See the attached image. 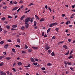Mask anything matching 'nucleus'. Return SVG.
I'll return each mask as SVG.
<instances>
[{"label":"nucleus","mask_w":75,"mask_h":75,"mask_svg":"<svg viewBox=\"0 0 75 75\" xmlns=\"http://www.w3.org/2000/svg\"><path fill=\"white\" fill-rule=\"evenodd\" d=\"M30 18L27 17L25 19V23H28V22H29L30 21Z\"/></svg>","instance_id":"nucleus-1"},{"label":"nucleus","mask_w":75,"mask_h":75,"mask_svg":"<svg viewBox=\"0 0 75 75\" xmlns=\"http://www.w3.org/2000/svg\"><path fill=\"white\" fill-rule=\"evenodd\" d=\"M25 26L26 28H28V26H29V24L28 23H25Z\"/></svg>","instance_id":"nucleus-2"},{"label":"nucleus","mask_w":75,"mask_h":75,"mask_svg":"<svg viewBox=\"0 0 75 75\" xmlns=\"http://www.w3.org/2000/svg\"><path fill=\"white\" fill-rule=\"evenodd\" d=\"M48 45L47 44L46 45V50H48L50 48V46H48Z\"/></svg>","instance_id":"nucleus-3"},{"label":"nucleus","mask_w":75,"mask_h":75,"mask_svg":"<svg viewBox=\"0 0 75 75\" xmlns=\"http://www.w3.org/2000/svg\"><path fill=\"white\" fill-rule=\"evenodd\" d=\"M18 9V7L16 6L14 7L12 9V11H14V10H17Z\"/></svg>","instance_id":"nucleus-4"},{"label":"nucleus","mask_w":75,"mask_h":75,"mask_svg":"<svg viewBox=\"0 0 75 75\" xmlns=\"http://www.w3.org/2000/svg\"><path fill=\"white\" fill-rule=\"evenodd\" d=\"M44 20H45V19L44 18H41L40 19V20L39 21L40 22H42V21H44Z\"/></svg>","instance_id":"nucleus-5"},{"label":"nucleus","mask_w":75,"mask_h":75,"mask_svg":"<svg viewBox=\"0 0 75 75\" xmlns=\"http://www.w3.org/2000/svg\"><path fill=\"white\" fill-rule=\"evenodd\" d=\"M30 61L32 62H35V60L34 59V58L32 57L30 58Z\"/></svg>","instance_id":"nucleus-6"},{"label":"nucleus","mask_w":75,"mask_h":75,"mask_svg":"<svg viewBox=\"0 0 75 75\" xmlns=\"http://www.w3.org/2000/svg\"><path fill=\"white\" fill-rule=\"evenodd\" d=\"M63 48H65V49H66V50L68 49V47H67V45H63Z\"/></svg>","instance_id":"nucleus-7"},{"label":"nucleus","mask_w":75,"mask_h":75,"mask_svg":"<svg viewBox=\"0 0 75 75\" xmlns=\"http://www.w3.org/2000/svg\"><path fill=\"white\" fill-rule=\"evenodd\" d=\"M1 75H6V73L5 72H4L3 71H2L1 73Z\"/></svg>","instance_id":"nucleus-8"},{"label":"nucleus","mask_w":75,"mask_h":75,"mask_svg":"<svg viewBox=\"0 0 75 75\" xmlns=\"http://www.w3.org/2000/svg\"><path fill=\"white\" fill-rule=\"evenodd\" d=\"M25 15H23L21 17V20H23V19H24V18H25Z\"/></svg>","instance_id":"nucleus-9"},{"label":"nucleus","mask_w":75,"mask_h":75,"mask_svg":"<svg viewBox=\"0 0 75 75\" xmlns=\"http://www.w3.org/2000/svg\"><path fill=\"white\" fill-rule=\"evenodd\" d=\"M5 59H7V60H10L11 59V57H6Z\"/></svg>","instance_id":"nucleus-10"},{"label":"nucleus","mask_w":75,"mask_h":75,"mask_svg":"<svg viewBox=\"0 0 75 75\" xmlns=\"http://www.w3.org/2000/svg\"><path fill=\"white\" fill-rule=\"evenodd\" d=\"M35 17L36 18V19H37V20H40V18H39V17H38V16H37V15H35Z\"/></svg>","instance_id":"nucleus-11"},{"label":"nucleus","mask_w":75,"mask_h":75,"mask_svg":"<svg viewBox=\"0 0 75 75\" xmlns=\"http://www.w3.org/2000/svg\"><path fill=\"white\" fill-rule=\"evenodd\" d=\"M8 47V44H6L4 46V47L5 48H7V47Z\"/></svg>","instance_id":"nucleus-12"},{"label":"nucleus","mask_w":75,"mask_h":75,"mask_svg":"<svg viewBox=\"0 0 75 75\" xmlns=\"http://www.w3.org/2000/svg\"><path fill=\"white\" fill-rule=\"evenodd\" d=\"M51 29V28H49L47 30V33H50V30Z\"/></svg>","instance_id":"nucleus-13"},{"label":"nucleus","mask_w":75,"mask_h":75,"mask_svg":"<svg viewBox=\"0 0 75 75\" xmlns=\"http://www.w3.org/2000/svg\"><path fill=\"white\" fill-rule=\"evenodd\" d=\"M54 26V25H53V23H50L49 25V27H52Z\"/></svg>","instance_id":"nucleus-14"},{"label":"nucleus","mask_w":75,"mask_h":75,"mask_svg":"<svg viewBox=\"0 0 75 75\" xmlns=\"http://www.w3.org/2000/svg\"><path fill=\"white\" fill-rule=\"evenodd\" d=\"M32 48H33V49H34V50H37V49H38V47H32Z\"/></svg>","instance_id":"nucleus-15"},{"label":"nucleus","mask_w":75,"mask_h":75,"mask_svg":"<svg viewBox=\"0 0 75 75\" xmlns=\"http://www.w3.org/2000/svg\"><path fill=\"white\" fill-rule=\"evenodd\" d=\"M17 42H19V43H20V42H21L20 39L19 38H18L17 39Z\"/></svg>","instance_id":"nucleus-16"},{"label":"nucleus","mask_w":75,"mask_h":75,"mask_svg":"<svg viewBox=\"0 0 75 75\" xmlns=\"http://www.w3.org/2000/svg\"><path fill=\"white\" fill-rule=\"evenodd\" d=\"M21 28L22 30H23L25 29V27L24 26H23L21 27Z\"/></svg>","instance_id":"nucleus-17"},{"label":"nucleus","mask_w":75,"mask_h":75,"mask_svg":"<svg viewBox=\"0 0 75 75\" xmlns=\"http://www.w3.org/2000/svg\"><path fill=\"white\" fill-rule=\"evenodd\" d=\"M47 66H51L52 65V64H51L50 63H49L47 64Z\"/></svg>","instance_id":"nucleus-18"},{"label":"nucleus","mask_w":75,"mask_h":75,"mask_svg":"<svg viewBox=\"0 0 75 75\" xmlns=\"http://www.w3.org/2000/svg\"><path fill=\"white\" fill-rule=\"evenodd\" d=\"M12 27L13 28H17V25H13L12 26Z\"/></svg>","instance_id":"nucleus-19"},{"label":"nucleus","mask_w":75,"mask_h":75,"mask_svg":"<svg viewBox=\"0 0 75 75\" xmlns=\"http://www.w3.org/2000/svg\"><path fill=\"white\" fill-rule=\"evenodd\" d=\"M36 21H35L34 22V25L33 26L34 27H35V26H36Z\"/></svg>","instance_id":"nucleus-20"},{"label":"nucleus","mask_w":75,"mask_h":75,"mask_svg":"<svg viewBox=\"0 0 75 75\" xmlns=\"http://www.w3.org/2000/svg\"><path fill=\"white\" fill-rule=\"evenodd\" d=\"M18 65H22V63L20 62H19L18 63Z\"/></svg>","instance_id":"nucleus-21"},{"label":"nucleus","mask_w":75,"mask_h":75,"mask_svg":"<svg viewBox=\"0 0 75 75\" xmlns=\"http://www.w3.org/2000/svg\"><path fill=\"white\" fill-rule=\"evenodd\" d=\"M67 64L69 65H72V63H71V62H67Z\"/></svg>","instance_id":"nucleus-22"},{"label":"nucleus","mask_w":75,"mask_h":75,"mask_svg":"<svg viewBox=\"0 0 75 75\" xmlns=\"http://www.w3.org/2000/svg\"><path fill=\"white\" fill-rule=\"evenodd\" d=\"M69 51H68L67 53H65V55H68L69 54Z\"/></svg>","instance_id":"nucleus-23"},{"label":"nucleus","mask_w":75,"mask_h":75,"mask_svg":"<svg viewBox=\"0 0 75 75\" xmlns=\"http://www.w3.org/2000/svg\"><path fill=\"white\" fill-rule=\"evenodd\" d=\"M25 68H29L30 67V65L29 64L27 66H25Z\"/></svg>","instance_id":"nucleus-24"},{"label":"nucleus","mask_w":75,"mask_h":75,"mask_svg":"<svg viewBox=\"0 0 75 75\" xmlns=\"http://www.w3.org/2000/svg\"><path fill=\"white\" fill-rule=\"evenodd\" d=\"M53 26H54V25H56L58 24V23H53Z\"/></svg>","instance_id":"nucleus-25"},{"label":"nucleus","mask_w":75,"mask_h":75,"mask_svg":"<svg viewBox=\"0 0 75 75\" xmlns=\"http://www.w3.org/2000/svg\"><path fill=\"white\" fill-rule=\"evenodd\" d=\"M51 55H52V56H55V54H54V52H52L51 54Z\"/></svg>","instance_id":"nucleus-26"},{"label":"nucleus","mask_w":75,"mask_h":75,"mask_svg":"<svg viewBox=\"0 0 75 75\" xmlns=\"http://www.w3.org/2000/svg\"><path fill=\"white\" fill-rule=\"evenodd\" d=\"M6 18L5 17H4L1 18V20H2L3 21H4V20H6Z\"/></svg>","instance_id":"nucleus-27"},{"label":"nucleus","mask_w":75,"mask_h":75,"mask_svg":"<svg viewBox=\"0 0 75 75\" xmlns=\"http://www.w3.org/2000/svg\"><path fill=\"white\" fill-rule=\"evenodd\" d=\"M73 57V55L70 56L68 57L69 59H71V58H72Z\"/></svg>","instance_id":"nucleus-28"},{"label":"nucleus","mask_w":75,"mask_h":75,"mask_svg":"<svg viewBox=\"0 0 75 75\" xmlns=\"http://www.w3.org/2000/svg\"><path fill=\"white\" fill-rule=\"evenodd\" d=\"M32 5H34V4H33V3H32L30 4H29L28 5V6H32Z\"/></svg>","instance_id":"nucleus-29"},{"label":"nucleus","mask_w":75,"mask_h":75,"mask_svg":"<svg viewBox=\"0 0 75 75\" xmlns=\"http://www.w3.org/2000/svg\"><path fill=\"white\" fill-rule=\"evenodd\" d=\"M6 27L8 30L10 29V27L8 25L6 26Z\"/></svg>","instance_id":"nucleus-30"},{"label":"nucleus","mask_w":75,"mask_h":75,"mask_svg":"<svg viewBox=\"0 0 75 75\" xmlns=\"http://www.w3.org/2000/svg\"><path fill=\"white\" fill-rule=\"evenodd\" d=\"M12 51L13 52H16V50H15V49L14 48H13L12 50Z\"/></svg>","instance_id":"nucleus-31"},{"label":"nucleus","mask_w":75,"mask_h":75,"mask_svg":"<svg viewBox=\"0 0 75 75\" xmlns=\"http://www.w3.org/2000/svg\"><path fill=\"white\" fill-rule=\"evenodd\" d=\"M56 39V37H55V36H53L52 38V40H54V39Z\"/></svg>","instance_id":"nucleus-32"},{"label":"nucleus","mask_w":75,"mask_h":75,"mask_svg":"<svg viewBox=\"0 0 75 75\" xmlns=\"http://www.w3.org/2000/svg\"><path fill=\"white\" fill-rule=\"evenodd\" d=\"M8 8V7L7 6H5L4 7H3V8L4 9H6V8Z\"/></svg>","instance_id":"nucleus-33"},{"label":"nucleus","mask_w":75,"mask_h":75,"mask_svg":"<svg viewBox=\"0 0 75 75\" xmlns=\"http://www.w3.org/2000/svg\"><path fill=\"white\" fill-rule=\"evenodd\" d=\"M13 71H14L13 72H16V70L14 68H13L12 69Z\"/></svg>","instance_id":"nucleus-34"},{"label":"nucleus","mask_w":75,"mask_h":75,"mask_svg":"<svg viewBox=\"0 0 75 75\" xmlns=\"http://www.w3.org/2000/svg\"><path fill=\"white\" fill-rule=\"evenodd\" d=\"M48 8L49 10H50V12H51V11H52V10L51 9V8L48 7Z\"/></svg>","instance_id":"nucleus-35"},{"label":"nucleus","mask_w":75,"mask_h":75,"mask_svg":"<svg viewBox=\"0 0 75 75\" xmlns=\"http://www.w3.org/2000/svg\"><path fill=\"white\" fill-rule=\"evenodd\" d=\"M0 44H4V41H1V42H0Z\"/></svg>","instance_id":"nucleus-36"},{"label":"nucleus","mask_w":75,"mask_h":75,"mask_svg":"<svg viewBox=\"0 0 75 75\" xmlns=\"http://www.w3.org/2000/svg\"><path fill=\"white\" fill-rule=\"evenodd\" d=\"M25 47L24 48H25V49H27V48H28V46H27V45H25Z\"/></svg>","instance_id":"nucleus-37"},{"label":"nucleus","mask_w":75,"mask_h":75,"mask_svg":"<svg viewBox=\"0 0 75 75\" xmlns=\"http://www.w3.org/2000/svg\"><path fill=\"white\" fill-rule=\"evenodd\" d=\"M49 54H51V50H49L48 51Z\"/></svg>","instance_id":"nucleus-38"},{"label":"nucleus","mask_w":75,"mask_h":75,"mask_svg":"<svg viewBox=\"0 0 75 75\" xmlns=\"http://www.w3.org/2000/svg\"><path fill=\"white\" fill-rule=\"evenodd\" d=\"M28 51V52H31V51H32V50L31 49H29Z\"/></svg>","instance_id":"nucleus-39"},{"label":"nucleus","mask_w":75,"mask_h":75,"mask_svg":"<svg viewBox=\"0 0 75 75\" xmlns=\"http://www.w3.org/2000/svg\"><path fill=\"white\" fill-rule=\"evenodd\" d=\"M37 64H38V63H37V62H36L33 64V65H37Z\"/></svg>","instance_id":"nucleus-40"},{"label":"nucleus","mask_w":75,"mask_h":75,"mask_svg":"<svg viewBox=\"0 0 75 75\" xmlns=\"http://www.w3.org/2000/svg\"><path fill=\"white\" fill-rule=\"evenodd\" d=\"M70 69L71 70V71H74V68L72 67H70Z\"/></svg>","instance_id":"nucleus-41"},{"label":"nucleus","mask_w":75,"mask_h":75,"mask_svg":"<svg viewBox=\"0 0 75 75\" xmlns=\"http://www.w3.org/2000/svg\"><path fill=\"white\" fill-rule=\"evenodd\" d=\"M72 40V39H68V41L69 42H71V41Z\"/></svg>","instance_id":"nucleus-42"},{"label":"nucleus","mask_w":75,"mask_h":75,"mask_svg":"<svg viewBox=\"0 0 75 75\" xmlns=\"http://www.w3.org/2000/svg\"><path fill=\"white\" fill-rule=\"evenodd\" d=\"M3 63L2 62L1 63H0V66H3Z\"/></svg>","instance_id":"nucleus-43"},{"label":"nucleus","mask_w":75,"mask_h":75,"mask_svg":"<svg viewBox=\"0 0 75 75\" xmlns=\"http://www.w3.org/2000/svg\"><path fill=\"white\" fill-rule=\"evenodd\" d=\"M15 46H16V47H20V45H16Z\"/></svg>","instance_id":"nucleus-44"},{"label":"nucleus","mask_w":75,"mask_h":75,"mask_svg":"<svg viewBox=\"0 0 75 75\" xmlns=\"http://www.w3.org/2000/svg\"><path fill=\"white\" fill-rule=\"evenodd\" d=\"M44 35V32H42V37H43Z\"/></svg>","instance_id":"nucleus-45"},{"label":"nucleus","mask_w":75,"mask_h":75,"mask_svg":"<svg viewBox=\"0 0 75 75\" xmlns=\"http://www.w3.org/2000/svg\"><path fill=\"white\" fill-rule=\"evenodd\" d=\"M10 4H13V1H11L10 2Z\"/></svg>","instance_id":"nucleus-46"},{"label":"nucleus","mask_w":75,"mask_h":75,"mask_svg":"<svg viewBox=\"0 0 75 75\" xmlns=\"http://www.w3.org/2000/svg\"><path fill=\"white\" fill-rule=\"evenodd\" d=\"M16 30V29H14V28H12L11 29V30Z\"/></svg>","instance_id":"nucleus-47"},{"label":"nucleus","mask_w":75,"mask_h":75,"mask_svg":"<svg viewBox=\"0 0 75 75\" xmlns=\"http://www.w3.org/2000/svg\"><path fill=\"white\" fill-rule=\"evenodd\" d=\"M70 18H74V16H73V14H72V16H71Z\"/></svg>","instance_id":"nucleus-48"},{"label":"nucleus","mask_w":75,"mask_h":75,"mask_svg":"<svg viewBox=\"0 0 75 75\" xmlns=\"http://www.w3.org/2000/svg\"><path fill=\"white\" fill-rule=\"evenodd\" d=\"M59 30V28H56L55 29V30H56V31H58V30Z\"/></svg>","instance_id":"nucleus-49"},{"label":"nucleus","mask_w":75,"mask_h":75,"mask_svg":"<svg viewBox=\"0 0 75 75\" xmlns=\"http://www.w3.org/2000/svg\"><path fill=\"white\" fill-rule=\"evenodd\" d=\"M30 21L31 23H33V18H31Z\"/></svg>","instance_id":"nucleus-50"},{"label":"nucleus","mask_w":75,"mask_h":75,"mask_svg":"<svg viewBox=\"0 0 75 75\" xmlns=\"http://www.w3.org/2000/svg\"><path fill=\"white\" fill-rule=\"evenodd\" d=\"M6 74L7 75H9V71H6Z\"/></svg>","instance_id":"nucleus-51"},{"label":"nucleus","mask_w":75,"mask_h":75,"mask_svg":"<svg viewBox=\"0 0 75 75\" xmlns=\"http://www.w3.org/2000/svg\"><path fill=\"white\" fill-rule=\"evenodd\" d=\"M20 3H23V1L21 0L19 1Z\"/></svg>","instance_id":"nucleus-52"},{"label":"nucleus","mask_w":75,"mask_h":75,"mask_svg":"<svg viewBox=\"0 0 75 75\" xmlns=\"http://www.w3.org/2000/svg\"><path fill=\"white\" fill-rule=\"evenodd\" d=\"M75 7V5H73L71 6V7H72V8H74Z\"/></svg>","instance_id":"nucleus-53"},{"label":"nucleus","mask_w":75,"mask_h":75,"mask_svg":"<svg viewBox=\"0 0 75 75\" xmlns=\"http://www.w3.org/2000/svg\"><path fill=\"white\" fill-rule=\"evenodd\" d=\"M42 70H45V67H42Z\"/></svg>","instance_id":"nucleus-54"},{"label":"nucleus","mask_w":75,"mask_h":75,"mask_svg":"<svg viewBox=\"0 0 75 75\" xmlns=\"http://www.w3.org/2000/svg\"><path fill=\"white\" fill-rule=\"evenodd\" d=\"M66 73L67 75H68V73H69V71H67L66 72Z\"/></svg>","instance_id":"nucleus-55"},{"label":"nucleus","mask_w":75,"mask_h":75,"mask_svg":"<svg viewBox=\"0 0 75 75\" xmlns=\"http://www.w3.org/2000/svg\"><path fill=\"white\" fill-rule=\"evenodd\" d=\"M3 31V29L2 28H0V32H1V31Z\"/></svg>","instance_id":"nucleus-56"},{"label":"nucleus","mask_w":75,"mask_h":75,"mask_svg":"<svg viewBox=\"0 0 75 75\" xmlns=\"http://www.w3.org/2000/svg\"><path fill=\"white\" fill-rule=\"evenodd\" d=\"M8 17L9 18H12V17L11 16H8Z\"/></svg>","instance_id":"nucleus-57"},{"label":"nucleus","mask_w":75,"mask_h":75,"mask_svg":"<svg viewBox=\"0 0 75 75\" xmlns=\"http://www.w3.org/2000/svg\"><path fill=\"white\" fill-rule=\"evenodd\" d=\"M7 42H11V40H7Z\"/></svg>","instance_id":"nucleus-58"},{"label":"nucleus","mask_w":75,"mask_h":75,"mask_svg":"<svg viewBox=\"0 0 75 75\" xmlns=\"http://www.w3.org/2000/svg\"><path fill=\"white\" fill-rule=\"evenodd\" d=\"M13 75V73L11 72L9 74V75Z\"/></svg>","instance_id":"nucleus-59"},{"label":"nucleus","mask_w":75,"mask_h":75,"mask_svg":"<svg viewBox=\"0 0 75 75\" xmlns=\"http://www.w3.org/2000/svg\"><path fill=\"white\" fill-rule=\"evenodd\" d=\"M65 16V15L64 14H63L62 15V17H64Z\"/></svg>","instance_id":"nucleus-60"},{"label":"nucleus","mask_w":75,"mask_h":75,"mask_svg":"<svg viewBox=\"0 0 75 75\" xmlns=\"http://www.w3.org/2000/svg\"><path fill=\"white\" fill-rule=\"evenodd\" d=\"M4 33H7V31H6V30H4Z\"/></svg>","instance_id":"nucleus-61"},{"label":"nucleus","mask_w":75,"mask_h":75,"mask_svg":"<svg viewBox=\"0 0 75 75\" xmlns=\"http://www.w3.org/2000/svg\"><path fill=\"white\" fill-rule=\"evenodd\" d=\"M68 21H67L65 23L66 25H68Z\"/></svg>","instance_id":"nucleus-62"},{"label":"nucleus","mask_w":75,"mask_h":75,"mask_svg":"<svg viewBox=\"0 0 75 75\" xmlns=\"http://www.w3.org/2000/svg\"><path fill=\"white\" fill-rule=\"evenodd\" d=\"M3 53H4V55H6V52H4Z\"/></svg>","instance_id":"nucleus-63"},{"label":"nucleus","mask_w":75,"mask_h":75,"mask_svg":"<svg viewBox=\"0 0 75 75\" xmlns=\"http://www.w3.org/2000/svg\"><path fill=\"white\" fill-rule=\"evenodd\" d=\"M35 59V61H38V60L37 59Z\"/></svg>","instance_id":"nucleus-64"}]
</instances>
